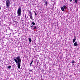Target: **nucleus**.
Returning a JSON list of instances; mask_svg holds the SVG:
<instances>
[{"instance_id":"nucleus-12","label":"nucleus","mask_w":80,"mask_h":80,"mask_svg":"<svg viewBox=\"0 0 80 80\" xmlns=\"http://www.w3.org/2000/svg\"><path fill=\"white\" fill-rule=\"evenodd\" d=\"M29 42L30 43L31 42H32V39H31V38H29Z\"/></svg>"},{"instance_id":"nucleus-7","label":"nucleus","mask_w":80,"mask_h":80,"mask_svg":"<svg viewBox=\"0 0 80 80\" xmlns=\"http://www.w3.org/2000/svg\"><path fill=\"white\" fill-rule=\"evenodd\" d=\"M61 9L62 11H63V12H64V11H65V9L63 7H62L61 8Z\"/></svg>"},{"instance_id":"nucleus-15","label":"nucleus","mask_w":80,"mask_h":80,"mask_svg":"<svg viewBox=\"0 0 80 80\" xmlns=\"http://www.w3.org/2000/svg\"><path fill=\"white\" fill-rule=\"evenodd\" d=\"M71 63H75V61H74V60H72Z\"/></svg>"},{"instance_id":"nucleus-4","label":"nucleus","mask_w":80,"mask_h":80,"mask_svg":"<svg viewBox=\"0 0 80 80\" xmlns=\"http://www.w3.org/2000/svg\"><path fill=\"white\" fill-rule=\"evenodd\" d=\"M14 60H21V58H20V55H19L17 57H16L14 59Z\"/></svg>"},{"instance_id":"nucleus-21","label":"nucleus","mask_w":80,"mask_h":80,"mask_svg":"<svg viewBox=\"0 0 80 80\" xmlns=\"http://www.w3.org/2000/svg\"><path fill=\"white\" fill-rule=\"evenodd\" d=\"M34 29H35V28H36V26H34Z\"/></svg>"},{"instance_id":"nucleus-27","label":"nucleus","mask_w":80,"mask_h":80,"mask_svg":"<svg viewBox=\"0 0 80 80\" xmlns=\"http://www.w3.org/2000/svg\"><path fill=\"white\" fill-rule=\"evenodd\" d=\"M24 20H22V21L23 22Z\"/></svg>"},{"instance_id":"nucleus-22","label":"nucleus","mask_w":80,"mask_h":80,"mask_svg":"<svg viewBox=\"0 0 80 80\" xmlns=\"http://www.w3.org/2000/svg\"><path fill=\"white\" fill-rule=\"evenodd\" d=\"M25 18H26V17H27V16H26V14H25Z\"/></svg>"},{"instance_id":"nucleus-23","label":"nucleus","mask_w":80,"mask_h":80,"mask_svg":"<svg viewBox=\"0 0 80 80\" xmlns=\"http://www.w3.org/2000/svg\"><path fill=\"white\" fill-rule=\"evenodd\" d=\"M33 12H34V13H36V12H35V11H33Z\"/></svg>"},{"instance_id":"nucleus-19","label":"nucleus","mask_w":80,"mask_h":80,"mask_svg":"<svg viewBox=\"0 0 80 80\" xmlns=\"http://www.w3.org/2000/svg\"><path fill=\"white\" fill-rule=\"evenodd\" d=\"M8 68H11V66H9L8 67Z\"/></svg>"},{"instance_id":"nucleus-25","label":"nucleus","mask_w":80,"mask_h":80,"mask_svg":"<svg viewBox=\"0 0 80 80\" xmlns=\"http://www.w3.org/2000/svg\"><path fill=\"white\" fill-rule=\"evenodd\" d=\"M70 2H72V0H69Z\"/></svg>"},{"instance_id":"nucleus-14","label":"nucleus","mask_w":80,"mask_h":80,"mask_svg":"<svg viewBox=\"0 0 80 80\" xmlns=\"http://www.w3.org/2000/svg\"><path fill=\"white\" fill-rule=\"evenodd\" d=\"M32 25H35V22H32Z\"/></svg>"},{"instance_id":"nucleus-11","label":"nucleus","mask_w":80,"mask_h":80,"mask_svg":"<svg viewBox=\"0 0 80 80\" xmlns=\"http://www.w3.org/2000/svg\"><path fill=\"white\" fill-rule=\"evenodd\" d=\"M45 5H46V6H47V4H48V2H47V1H46L45 2Z\"/></svg>"},{"instance_id":"nucleus-13","label":"nucleus","mask_w":80,"mask_h":80,"mask_svg":"<svg viewBox=\"0 0 80 80\" xmlns=\"http://www.w3.org/2000/svg\"><path fill=\"white\" fill-rule=\"evenodd\" d=\"M32 63H33V61H32L30 63V67H31V65H32Z\"/></svg>"},{"instance_id":"nucleus-26","label":"nucleus","mask_w":80,"mask_h":80,"mask_svg":"<svg viewBox=\"0 0 80 80\" xmlns=\"http://www.w3.org/2000/svg\"><path fill=\"white\" fill-rule=\"evenodd\" d=\"M1 10V8H0V10Z\"/></svg>"},{"instance_id":"nucleus-17","label":"nucleus","mask_w":80,"mask_h":80,"mask_svg":"<svg viewBox=\"0 0 80 80\" xmlns=\"http://www.w3.org/2000/svg\"><path fill=\"white\" fill-rule=\"evenodd\" d=\"M29 72H32V69H29Z\"/></svg>"},{"instance_id":"nucleus-10","label":"nucleus","mask_w":80,"mask_h":80,"mask_svg":"<svg viewBox=\"0 0 80 80\" xmlns=\"http://www.w3.org/2000/svg\"><path fill=\"white\" fill-rule=\"evenodd\" d=\"M75 40H76V38H74V39H73V41H72L73 43H74V42H75Z\"/></svg>"},{"instance_id":"nucleus-9","label":"nucleus","mask_w":80,"mask_h":80,"mask_svg":"<svg viewBox=\"0 0 80 80\" xmlns=\"http://www.w3.org/2000/svg\"><path fill=\"white\" fill-rule=\"evenodd\" d=\"M32 15H29V16L30 17V18L31 19V20H33V16H32Z\"/></svg>"},{"instance_id":"nucleus-18","label":"nucleus","mask_w":80,"mask_h":80,"mask_svg":"<svg viewBox=\"0 0 80 80\" xmlns=\"http://www.w3.org/2000/svg\"><path fill=\"white\" fill-rule=\"evenodd\" d=\"M38 63H39V61H38L37 62V65H38Z\"/></svg>"},{"instance_id":"nucleus-20","label":"nucleus","mask_w":80,"mask_h":80,"mask_svg":"<svg viewBox=\"0 0 80 80\" xmlns=\"http://www.w3.org/2000/svg\"><path fill=\"white\" fill-rule=\"evenodd\" d=\"M35 16H37V13H35Z\"/></svg>"},{"instance_id":"nucleus-3","label":"nucleus","mask_w":80,"mask_h":80,"mask_svg":"<svg viewBox=\"0 0 80 80\" xmlns=\"http://www.w3.org/2000/svg\"><path fill=\"white\" fill-rule=\"evenodd\" d=\"M10 2L9 0H6V5L7 7L8 8H9V7H10Z\"/></svg>"},{"instance_id":"nucleus-24","label":"nucleus","mask_w":80,"mask_h":80,"mask_svg":"<svg viewBox=\"0 0 80 80\" xmlns=\"http://www.w3.org/2000/svg\"><path fill=\"white\" fill-rule=\"evenodd\" d=\"M31 28H32V27H33V25L31 26Z\"/></svg>"},{"instance_id":"nucleus-2","label":"nucleus","mask_w":80,"mask_h":80,"mask_svg":"<svg viewBox=\"0 0 80 80\" xmlns=\"http://www.w3.org/2000/svg\"><path fill=\"white\" fill-rule=\"evenodd\" d=\"M15 61L16 63H18V68L20 69V68L21 60H15Z\"/></svg>"},{"instance_id":"nucleus-5","label":"nucleus","mask_w":80,"mask_h":80,"mask_svg":"<svg viewBox=\"0 0 80 80\" xmlns=\"http://www.w3.org/2000/svg\"><path fill=\"white\" fill-rule=\"evenodd\" d=\"M78 45V44H77V42H75L74 43V46H77Z\"/></svg>"},{"instance_id":"nucleus-1","label":"nucleus","mask_w":80,"mask_h":80,"mask_svg":"<svg viewBox=\"0 0 80 80\" xmlns=\"http://www.w3.org/2000/svg\"><path fill=\"white\" fill-rule=\"evenodd\" d=\"M17 13L18 16H21L22 14V9H21V7L19 6L17 10Z\"/></svg>"},{"instance_id":"nucleus-6","label":"nucleus","mask_w":80,"mask_h":80,"mask_svg":"<svg viewBox=\"0 0 80 80\" xmlns=\"http://www.w3.org/2000/svg\"><path fill=\"white\" fill-rule=\"evenodd\" d=\"M63 7L64 8L65 10H67V7L66 5H64L63 6Z\"/></svg>"},{"instance_id":"nucleus-8","label":"nucleus","mask_w":80,"mask_h":80,"mask_svg":"<svg viewBox=\"0 0 80 80\" xmlns=\"http://www.w3.org/2000/svg\"><path fill=\"white\" fill-rule=\"evenodd\" d=\"M28 13L29 14V15H32L33 14V13H32L31 12V11H28Z\"/></svg>"},{"instance_id":"nucleus-28","label":"nucleus","mask_w":80,"mask_h":80,"mask_svg":"<svg viewBox=\"0 0 80 80\" xmlns=\"http://www.w3.org/2000/svg\"><path fill=\"white\" fill-rule=\"evenodd\" d=\"M10 68H9V70H10Z\"/></svg>"},{"instance_id":"nucleus-16","label":"nucleus","mask_w":80,"mask_h":80,"mask_svg":"<svg viewBox=\"0 0 80 80\" xmlns=\"http://www.w3.org/2000/svg\"><path fill=\"white\" fill-rule=\"evenodd\" d=\"M75 2L76 3H77V0H75Z\"/></svg>"}]
</instances>
